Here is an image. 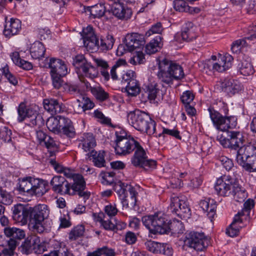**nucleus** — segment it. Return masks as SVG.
I'll return each instance as SVG.
<instances>
[{
    "mask_svg": "<svg viewBox=\"0 0 256 256\" xmlns=\"http://www.w3.org/2000/svg\"><path fill=\"white\" fill-rule=\"evenodd\" d=\"M128 123L138 130L147 134L149 136H160L161 133H158L156 122L144 112L136 110L130 112L127 116Z\"/></svg>",
    "mask_w": 256,
    "mask_h": 256,
    "instance_id": "f257e3e1",
    "label": "nucleus"
},
{
    "mask_svg": "<svg viewBox=\"0 0 256 256\" xmlns=\"http://www.w3.org/2000/svg\"><path fill=\"white\" fill-rule=\"evenodd\" d=\"M158 78L166 84L172 82L174 79H180L184 73L178 64L164 58L159 62Z\"/></svg>",
    "mask_w": 256,
    "mask_h": 256,
    "instance_id": "f03ea898",
    "label": "nucleus"
},
{
    "mask_svg": "<svg viewBox=\"0 0 256 256\" xmlns=\"http://www.w3.org/2000/svg\"><path fill=\"white\" fill-rule=\"evenodd\" d=\"M142 220L144 225L152 234H164L168 232V218L162 212L144 216Z\"/></svg>",
    "mask_w": 256,
    "mask_h": 256,
    "instance_id": "7ed1b4c3",
    "label": "nucleus"
},
{
    "mask_svg": "<svg viewBox=\"0 0 256 256\" xmlns=\"http://www.w3.org/2000/svg\"><path fill=\"white\" fill-rule=\"evenodd\" d=\"M116 139L115 140V152L116 154L126 156L130 154L139 146V142L133 137L128 135L126 132L122 129H118L115 132Z\"/></svg>",
    "mask_w": 256,
    "mask_h": 256,
    "instance_id": "20e7f679",
    "label": "nucleus"
},
{
    "mask_svg": "<svg viewBox=\"0 0 256 256\" xmlns=\"http://www.w3.org/2000/svg\"><path fill=\"white\" fill-rule=\"evenodd\" d=\"M30 208V219L28 227L29 230L34 233L42 234L46 228L44 226V222L49 214L48 206L46 204H38Z\"/></svg>",
    "mask_w": 256,
    "mask_h": 256,
    "instance_id": "39448f33",
    "label": "nucleus"
},
{
    "mask_svg": "<svg viewBox=\"0 0 256 256\" xmlns=\"http://www.w3.org/2000/svg\"><path fill=\"white\" fill-rule=\"evenodd\" d=\"M236 160L246 170L256 171V147L250 144L240 146L237 152Z\"/></svg>",
    "mask_w": 256,
    "mask_h": 256,
    "instance_id": "423d86ee",
    "label": "nucleus"
},
{
    "mask_svg": "<svg viewBox=\"0 0 256 256\" xmlns=\"http://www.w3.org/2000/svg\"><path fill=\"white\" fill-rule=\"evenodd\" d=\"M46 182L32 177H26L19 180L18 190L30 196H42L48 190Z\"/></svg>",
    "mask_w": 256,
    "mask_h": 256,
    "instance_id": "0eeeda50",
    "label": "nucleus"
},
{
    "mask_svg": "<svg viewBox=\"0 0 256 256\" xmlns=\"http://www.w3.org/2000/svg\"><path fill=\"white\" fill-rule=\"evenodd\" d=\"M38 111L39 107L36 104L26 106L24 102H21L18 108V120L22 122L27 118H32L30 124L40 126L39 123H42V120L40 116H38Z\"/></svg>",
    "mask_w": 256,
    "mask_h": 256,
    "instance_id": "6e6552de",
    "label": "nucleus"
},
{
    "mask_svg": "<svg viewBox=\"0 0 256 256\" xmlns=\"http://www.w3.org/2000/svg\"><path fill=\"white\" fill-rule=\"evenodd\" d=\"M211 120L216 128L221 131H227L236 125V119L234 116H224L213 108H209Z\"/></svg>",
    "mask_w": 256,
    "mask_h": 256,
    "instance_id": "1a4fd4ad",
    "label": "nucleus"
},
{
    "mask_svg": "<svg viewBox=\"0 0 256 256\" xmlns=\"http://www.w3.org/2000/svg\"><path fill=\"white\" fill-rule=\"evenodd\" d=\"M134 151V154L131 158L132 164L134 166L142 168L146 170L156 167V162L148 159L146 151L140 144L139 146H137Z\"/></svg>",
    "mask_w": 256,
    "mask_h": 256,
    "instance_id": "9d476101",
    "label": "nucleus"
},
{
    "mask_svg": "<svg viewBox=\"0 0 256 256\" xmlns=\"http://www.w3.org/2000/svg\"><path fill=\"white\" fill-rule=\"evenodd\" d=\"M209 240L202 232H192L187 234L184 244L198 251L203 250L209 244Z\"/></svg>",
    "mask_w": 256,
    "mask_h": 256,
    "instance_id": "9b49d317",
    "label": "nucleus"
},
{
    "mask_svg": "<svg viewBox=\"0 0 256 256\" xmlns=\"http://www.w3.org/2000/svg\"><path fill=\"white\" fill-rule=\"evenodd\" d=\"M227 134L228 138L222 134H218L217 136V140L224 148L237 150L243 144L244 137L240 132L230 131Z\"/></svg>",
    "mask_w": 256,
    "mask_h": 256,
    "instance_id": "f8f14e48",
    "label": "nucleus"
},
{
    "mask_svg": "<svg viewBox=\"0 0 256 256\" xmlns=\"http://www.w3.org/2000/svg\"><path fill=\"white\" fill-rule=\"evenodd\" d=\"M233 58L230 54L222 55L218 54L217 62L211 60L206 61L202 64L204 68L212 70L218 72H223L230 68L232 65Z\"/></svg>",
    "mask_w": 256,
    "mask_h": 256,
    "instance_id": "ddd939ff",
    "label": "nucleus"
},
{
    "mask_svg": "<svg viewBox=\"0 0 256 256\" xmlns=\"http://www.w3.org/2000/svg\"><path fill=\"white\" fill-rule=\"evenodd\" d=\"M236 182V180L230 176L224 175L217 180L215 190L219 196H228L231 195Z\"/></svg>",
    "mask_w": 256,
    "mask_h": 256,
    "instance_id": "4468645a",
    "label": "nucleus"
},
{
    "mask_svg": "<svg viewBox=\"0 0 256 256\" xmlns=\"http://www.w3.org/2000/svg\"><path fill=\"white\" fill-rule=\"evenodd\" d=\"M50 163L54 166L56 171L58 172H63L66 177L72 178L73 184H76V186H79V188H82L84 186V180L81 174H76L70 169L64 168L57 163L55 160H50Z\"/></svg>",
    "mask_w": 256,
    "mask_h": 256,
    "instance_id": "2eb2a0df",
    "label": "nucleus"
},
{
    "mask_svg": "<svg viewBox=\"0 0 256 256\" xmlns=\"http://www.w3.org/2000/svg\"><path fill=\"white\" fill-rule=\"evenodd\" d=\"M170 206L172 212L180 216L188 218L190 216V210L188 206L184 200L177 196L172 197Z\"/></svg>",
    "mask_w": 256,
    "mask_h": 256,
    "instance_id": "dca6fc26",
    "label": "nucleus"
},
{
    "mask_svg": "<svg viewBox=\"0 0 256 256\" xmlns=\"http://www.w3.org/2000/svg\"><path fill=\"white\" fill-rule=\"evenodd\" d=\"M145 44L144 36L138 33L127 34L125 38L126 50L132 52L140 49Z\"/></svg>",
    "mask_w": 256,
    "mask_h": 256,
    "instance_id": "f3484780",
    "label": "nucleus"
},
{
    "mask_svg": "<svg viewBox=\"0 0 256 256\" xmlns=\"http://www.w3.org/2000/svg\"><path fill=\"white\" fill-rule=\"evenodd\" d=\"M82 36L85 47L90 50H96V47L98 46V40L94 34L92 26H88L84 28Z\"/></svg>",
    "mask_w": 256,
    "mask_h": 256,
    "instance_id": "a211bd4d",
    "label": "nucleus"
},
{
    "mask_svg": "<svg viewBox=\"0 0 256 256\" xmlns=\"http://www.w3.org/2000/svg\"><path fill=\"white\" fill-rule=\"evenodd\" d=\"M82 36L85 47L90 50H96V47L98 46V40L94 34L92 26H88L84 28Z\"/></svg>",
    "mask_w": 256,
    "mask_h": 256,
    "instance_id": "6ab92c4d",
    "label": "nucleus"
},
{
    "mask_svg": "<svg viewBox=\"0 0 256 256\" xmlns=\"http://www.w3.org/2000/svg\"><path fill=\"white\" fill-rule=\"evenodd\" d=\"M30 208H25L23 204H18L14 206L13 208V219L21 225L27 224L28 218L30 219Z\"/></svg>",
    "mask_w": 256,
    "mask_h": 256,
    "instance_id": "aec40b11",
    "label": "nucleus"
},
{
    "mask_svg": "<svg viewBox=\"0 0 256 256\" xmlns=\"http://www.w3.org/2000/svg\"><path fill=\"white\" fill-rule=\"evenodd\" d=\"M112 12L113 15L120 20H127L130 18L132 15V10L124 6L122 2L118 0H115L112 7Z\"/></svg>",
    "mask_w": 256,
    "mask_h": 256,
    "instance_id": "412c9836",
    "label": "nucleus"
},
{
    "mask_svg": "<svg viewBox=\"0 0 256 256\" xmlns=\"http://www.w3.org/2000/svg\"><path fill=\"white\" fill-rule=\"evenodd\" d=\"M48 67L50 69V74L65 76L68 73L66 65L60 59L51 58L48 63Z\"/></svg>",
    "mask_w": 256,
    "mask_h": 256,
    "instance_id": "4be33fe9",
    "label": "nucleus"
},
{
    "mask_svg": "<svg viewBox=\"0 0 256 256\" xmlns=\"http://www.w3.org/2000/svg\"><path fill=\"white\" fill-rule=\"evenodd\" d=\"M222 88L224 92L234 95L242 89V86L238 80L226 78L222 82Z\"/></svg>",
    "mask_w": 256,
    "mask_h": 256,
    "instance_id": "5701e85b",
    "label": "nucleus"
},
{
    "mask_svg": "<svg viewBox=\"0 0 256 256\" xmlns=\"http://www.w3.org/2000/svg\"><path fill=\"white\" fill-rule=\"evenodd\" d=\"M21 28V22L18 19L11 18L6 21L4 30V35L8 38L16 34Z\"/></svg>",
    "mask_w": 256,
    "mask_h": 256,
    "instance_id": "b1692460",
    "label": "nucleus"
},
{
    "mask_svg": "<svg viewBox=\"0 0 256 256\" xmlns=\"http://www.w3.org/2000/svg\"><path fill=\"white\" fill-rule=\"evenodd\" d=\"M80 146L86 152L94 150L93 148L96 146V142L94 136L92 133H85L81 137Z\"/></svg>",
    "mask_w": 256,
    "mask_h": 256,
    "instance_id": "393cba45",
    "label": "nucleus"
},
{
    "mask_svg": "<svg viewBox=\"0 0 256 256\" xmlns=\"http://www.w3.org/2000/svg\"><path fill=\"white\" fill-rule=\"evenodd\" d=\"M43 104L44 108L52 115L60 114L64 110L62 104L54 99H45Z\"/></svg>",
    "mask_w": 256,
    "mask_h": 256,
    "instance_id": "a878e982",
    "label": "nucleus"
},
{
    "mask_svg": "<svg viewBox=\"0 0 256 256\" xmlns=\"http://www.w3.org/2000/svg\"><path fill=\"white\" fill-rule=\"evenodd\" d=\"M36 137L40 145L45 146L47 148H57V142L49 136L42 130H36Z\"/></svg>",
    "mask_w": 256,
    "mask_h": 256,
    "instance_id": "bb28decb",
    "label": "nucleus"
},
{
    "mask_svg": "<svg viewBox=\"0 0 256 256\" xmlns=\"http://www.w3.org/2000/svg\"><path fill=\"white\" fill-rule=\"evenodd\" d=\"M66 118L61 116L50 117L46 123L48 128L54 133H58L60 132L62 126L64 124Z\"/></svg>",
    "mask_w": 256,
    "mask_h": 256,
    "instance_id": "cd10ccee",
    "label": "nucleus"
},
{
    "mask_svg": "<svg viewBox=\"0 0 256 256\" xmlns=\"http://www.w3.org/2000/svg\"><path fill=\"white\" fill-rule=\"evenodd\" d=\"M137 193L133 187L129 186L126 194H124L120 200L124 207L126 208L134 206L136 204V195Z\"/></svg>",
    "mask_w": 256,
    "mask_h": 256,
    "instance_id": "c85d7f7f",
    "label": "nucleus"
},
{
    "mask_svg": "<svg viewBox=\"0 0 256 256\" xmlns=\"http://www.w3.org/2000/svg\"><path fill=\"white\" fill-rule=\"evenodd\" d=\"M200 207L204 212H207V215L212 221L216 214V204L214 200L207 199L202 200L199 204Z\"/></svg>",
    "mask_w": 256,
    "mask_h": 256,
    "instance_id": "c756f323",
    "label": "nucleus"
},
{
    "mask_svg": "<svg viewBox=\"0 0 256 256\" xmlns=\"http://www.w3.org/2000/svg\"><path fill=\"white\" fill-rule=\"evenodd\" d=\"M88 156L94 166L100 168L106 166V162L104 158L105 152L104 151L92 150L88 154Z\"/></svg>",
    "mask_w": 256,
    "mask_h": 256,
    "instance_id": "7c9ffc66",
    "label": "nucleus"
},
{
    "mask_svg": "<svg viewBox=\"0 0 256 256\" xmlns=\"http://www.w3.org/2000/svg\"><path fill=\"white\" fill-rule=\"evenodd\" d=\"M92 216L96 220L101 223L102 226L105 230H114L115 229H118L117 222L115 220L112 222V218L110 220L106 218L103 214H100L96 216V214L94 213Z\"/></svg>",
    "mask_w": 256,
    "mask_h": 256,
    "instance_id": "2f4dec72",
    "label": "nucleus"
},
{
    "mask_svg": "<svg viewBox=\"0 0 256 256\" xmlns=\"http://www.w3.org/2000/svg\"><path fill=\"white\" fill-rule=\"evenodd\" d=\"M240 73L245 76H250L254 73V69L249 58H243L238 64Z\"/></svg>",
    "mask_w": 256,
    "mask_h": 256,
    "instance_id": "473e14b6",
    "label": "nucleus"
},
{
    "mask_svg": "<svg viewBox=\"0 0 256 256\" xmlns=\"http://www.w3.org/2000/svg\"><path fill=\"white\" fill-rule=\"evenodd\" d=\"M46 49L43 44L38 41L33 43L30 48V52L32 57L34 59H40L44 57Z\"/></svg>",
    "mask_w": 256,
    "mask_h": 256,
    "instance_id": "72a5a7b5",
    "label": "nucleus"
},
{
    "mask_svg": "<svg viewBox=\"0 0 256 256\" xmlns=\"http://www.w3.org/2000/svg\"><path fill=\"white\" fill-rule=\"evenodd\" d=\"M232 196L237 202H242L247 197V193L244 188H242L236 180L232 191Z\"/></svg>",
    "mask_w": 256,
    "mask_h": 256,
    "instance_id": "f704fd0d",
    "label": "nucleus"
},
{
    "mask_svg": "<svg viewBox=\"0 0 256 256\" xmlns=\"http://www.w3.org/2000/svg\"><path fill=\"white\" fill-rule=\"evenodd\" d=\"M93 60L96 66L100 68L102 75L105 80H108L110 74L108 72L109 66L108 62L100 58H94Z\"/></svg>",
    "mask_w": 256,
    "mask_h": 256,
    "instance_id": "c9c22d12",
    "label": "nucleus"
},
{
    "mask_svg": "<svg viewBox=\"0 0 256 256\" xmlns=\"http://www.w3.org/2000/svg\"><path fill=\"white\" fill-rule=\"evenodd\" d=\"M76 184H70L66 180L62 184V186L58 190L56 193L62 195L69 194L74 195L76 194V190H80L79 186H76Z\"/></svg>",
    "mask_w": 256,
    "mask_h": 256,
    "instance_id": "e433bc0d",
    "label": "nucleus"
},
{
    "mask_svg": "<svg viewBox=\"0 0 256 256\" xmlns=\"http://www.w3.org/2000/svg\"><path fill=\"white\" fill-rule=\"evenodd\" d=\"M4 232L6 236L12 237L18 240H22L26 236L24 230L14 227H6L4 228Z\"/></svg>",
    "mask_w": 256,
    "mask_h": 256,
    "instance_id": "4c0bfd02",
    "label": "nucleus"
},
{
    "mask_svg": "<svg viewBox=\"0 0 256 256\" xmlns=\"http://www.w3.org/2000/svg\"><path fill=\"white\" fill-rule=\"evenodd\" d=\"M78 72L81 73L82 76L90 79H94L97 77L98 74L97 68L88 62L82 67Z\"/></svg>",
    "mask_w": 256,
    "mask_h": 256,
    "instance_id": "58836bf2",
    "label": "nucleus"
},
{
    "mask_svg": "<svg viewBox=\"0 0 256 256\" xmlns=\"http://www.w3.org/2000/svg\"><path fill=\"white\" fill-rule=\"evenodd\" d=\"M114 43V39L112 36L108 34L105 37H102L100 39V44L98 42V46L96 47V50L100 48L102 50H108L112 48Z\"/></svg>",
    "mask_w": 256,
    "mask_h": 256,
    "instance_id": "ea45409f",
    "label": "nucleus"
},
{
    "mask_svg": "<svg viewBox=\"0 0 256 256\" xmlns=\"http://www.w3.org/2000/svg\"><path fill=\"white\" fill-rule=\"evenodd\" d=\"M162 38L158 36L156 39L152 40L145 48V51L148 54H153L160 48L162 46L161 44Z\"/></svg>",
    "mask_w": 256,
    "mask_h": 256,
    "instance_id": "a19ab883",
    "label": "nucleus"
},
{
    "mask_svg": "<svg viewBox=\"0 0 256 256\" xmlns=\"http://www.w3.org/2000/svg\"><path fill=\"white\" fill-rule=\"evenodd\" d=\"M87 256H116V253L114 250L104 246L93 252H88Z\"/></svg>",
    "mask_w": 256,
    "mask_h": 256,
    "instance_id": "79ce46f5",
    "label": "nucleus"
},
{
    "mask_svg": "<svg viewBox=\"0 0 256 256\" xmlns=\"http://www.w3.org/2000/svg\"><path fill=\"white\" fill-rule=\"evenodd\" d=\"M256 38V33L252 34L250 36L246 38L245 39L238 40L234 41L231 46V50L233 52H237L242 47L246 46V40H254Z\"/></svg>",
    "mask_w": 256,
    "mask_h": 256,
    "instance_id": "37998d69",
    "label": "nucleus"
},
{
    "mask_svg": "<svg viewBox=\"0 0 256 256\" xmlns=\"http://www.w3.org/2000/svg\"><path fill=\"white\" fill-rule=\"evenodd\" d=\"M87 10L94 18H100L104 15L106 8L104 4H98L90 8H88Z\"/></svg>",
    "mask_w": 256,
    "mask_h": 256,
    "instance_id": "c03bdc74",
    "label": "nucleus"
},
{
    "mask_svg": "<svg viewBox=\"0 0 256 256\" xmlns=\"http://www.w3.org/2000/svg\"><path fill=\"white\" fill-rule=\"evenodd\" d=\"M128 94L132 96H136L139 94L140 88L136 80H132L128 82L126 87Z\"/></svg>",
    "mask_w": 256,
    "mask_h": 256,
    "instance_id": "a18cd8bd",
    "label": "nucleus"
},
{
    "mask_svg": "<svg viewBox=\"0 0 256 256\" xmlns=\"http://www.w3.org/2000/svg\"><path fill=\"white\" fill-rule=\"evenodd\" d=\"M64 124L62 126V130L64 134L69 138H73L75 136V131L72 122L68 118H66Z\"/></svg>",
    "mask_w": 256,
    "mask_h": 256,
    "instance_id": "49530a36",
    "label": "nucleus"
},
{
    "mask_svg": "<svg viewBox=\"0 0 256 256\" xmlns=\"http://www.w3.org/2000/svg\"><path fill=\"white\" fill-rule=\"evenodd\" d=\"M91 92L95 98L100 101H104L109 97L108 94L100 86L91 88Z\"/></svg>",
    "mask_w": 256,
    "mask_h": 256,
    "instance_id": "de8ad7c7",
    "label": "nucleus"
},
{
    "mask_svg": "<svg viewBox=\"0 0 256 256\" xmlns=\"http://www.w3.org/2000/svg\"><path fill=\"white\" fill-rule=\"evenodd\" d=\"M16 246L17 242L13 238H10L8 240V243L6 247L2 250V256H14Z\"/></svg>",
    "mask_w": 256,
    "mask_h": 256,
    "instance_id": "09e8293b",
    "label": "nucleus"
},
{
    "mask_svg": "<svg viewBox=\"0 0 256 256\" xmlns=\"http://www.w3.org/2000/svg\"><path fill=\"white\" fill-rule=\"evenodd\" d=\"M84 228L82 225H78L74 227L69 233V239L71 241L76 240L83 236L84 232Z\"/></svg>",
    "mask_w": 256,
    "mask_h": 256,
    "instance_id": "8fccbe9b",
    "label": "nucleus"
},
{
    "mask_svg": "<svg viewBox=\"0 0 256 256\" xmlns=\"http://www.w3.org/2000/svg\"><path fill=\"white\" fill-rule=\"evenodd\" d=\"M30 242L32 243V246L34 248V250L39 253L44 252L45 248L44 245L40 243V238L36 236L32 235L28 237Z\"/></svg>",
    "mask_w": 256,
    "mask_h": 256,
    "instance_id": "3c124183",
    "label": "nucleus"
},
{
    "mask_svg": "<svg viewBox=\"0 0 256 256\" xmlns=\"http://www.w3.org/2000/svg\"><path fill=\"white\" fill-rule=\"evenodd\" d=\"M102 178V182L104 184H112L115 180V173L114 172H104L100 174Z\"/></svg>",
    "mask_w": 256,
    "mask_h": 256,
    "instance_id": "603ef678",
    "label": "nucleus"
},
{
    "mask_svg": "<svg viewBox=\"0 0 256 256\" xmlns=\"http://www.w3.org/2000/svg\"><path fill=\"white\" fill-rule=\"evenodd\" d=\"M12 202V196L8 192L0 189V202L5 205H10Z\"/></svg>",
    "mask_w": 256,
    "mask_h": 256,
    "instance_id": "864d4df0",
    "label": "nucleus"
},
{
    "mask_svg": "<svg viewBox=\"0 0 256 256\" xmlns=\"http://www.w3.org/2000/svg\"><path fill=\"white\" fill-rule=\"evenodd\" d=\"M168 232L172 230L173 232L181 233L182 232L184 226L182 222L178 220H174L170 222L168 220Z\"/></svg>",
    "mask_w": 256,
    "mask_h": 256,
    "instance_id": "5fc2aeb1",
    "label": "nucleus"
},
{
    "mask_svg": "<svg viewBox=\"0 0 256 256\" xmlns=\"http://www.w3.org/2000/svg\"><path fill=\"white\" fill-rule=\"evenodd\" d=\"M65 180L64 178L62 176H54L50 181L52 190L56 192Z\"/></svg>",
    "mask_w": 256,
    "mask_h": 256,
    "instance_id": "6e6d98bb",
    "label": "nucleus"
},
{
    "mask_svg": "<svg viewBox=\"0 0 256 256\" xmlns=\"http://www.w3.org/2000/svg\"><path fill=\"white\" fill-rule=\"evenodd\" d=\"M65 180L64 178L62 176H54L50 181L52 190L56 192Z\"/></svg>",
    "mask_w": 256,
    "mask_h": 256,
    "instance_id": "4d7b16f0",
    "label": "nucleus"
},
{
    "mask_svg": "<svg viewBox=\"0 0 256 256\" xmlns=\"http://www.w3.org/2000/svg\"><path fill=\"white\" fill-rule=\"evenodd\" d=\"M65 180L64 178L62 176H54L50 181L52 190L56 192Z\"/></svg>",
    "mask_w": 256,
    "mask_h": 256,
    "instance_id": "13d9d810",
    "label": "nucleus"
},
{
    "mask_svg": "<svg viewBox=\"0 0 256 256\" xmlns=\"http://www.w3.org/2000/svg\"><path fill=\"white\" fill-rule=\"evenodd\" d=\"M148 98L150 100H154L159 94L160 91L156 84H150L148 86Z\"/></svg>",
    "mask_w": 256,
    "mask_h": 256,
    "instance_id": "bf43d9fd",
    "label": "nucleus"
},
{
    "mask_svg": "<svg viewBox=\"0 0 256 256\" xmlns=\"http://www.w3.org/2000/svg\"><path fill=\"white\" fill-rule=\"evenodd\" d=\"M88 62L82 54L77 55L75 56L73 60L74 66L78 70Z\"/></svg>",
    "mask_w": 256,
    "mask_h": 256,
    "instance_id": "052dcab7",
    "label": "nucleus"
},
{
    "mask_svg": "<svg viewBox=\"0 0 256 256\" xmlns=\"http://www.w3.org/2000/svg\"><path fill=\"white\" fill-rule=\"evenodd\" d=\"M126 64V60L122 59L118 60L116 63L112 67L110 70V74L113 80H116L118 76L116 74V69L120 66L124 65Z\"/></svg>",
    "mask_w": 256,
    "mask_h": 256,
    "instance_id": "680f3d73",
    "label": "nucleus"
},
{
    "mask_svg": "<svg viewBox=\"0 0 256 256\" xmlns=\"http://www.w3.org/2000/svg\"><path fill=\"white\" fill-rule=\"evenodd\" d=\"M21 252L24 254H29L32 252L34 250V248L32 246V243L27 238L24 241L22 244L20 246Z\"/></svg>",
    "mask_w": 256,
    "mask_h": 256,
    "instance_id": "e2e57ef3",
    "label": "nucleus"
},
{
    "mask_svg": "<svg viewBox=\"0 0 256 256\" xmlns=\"http://www.w3.org/2000/svg\"><path fill=\"white\" fill-rule=\"evenodd\" d=\"M94 116L100 122L104 124H108L110 123V119L106 117L102 112L98 110H96L94 111Z\"/></svg>",
    "mask_w": 256,
    "mask_h": 256,
    "instance_id": "0e129e2a",
    "label": "nucleus"
},
{
    "mask_svg": "<svg viewBox=\"0 0 256 256\" xmlns=\"http://www.w3.org/2000/svg\"><path fill=\"white\" fill-rule=\"evenodd\" d=\"M174 8L176 11L180 12H188L189 6L183 0H176L174 2Z\"/></svg>",
    "mask_w": 256,
    "mask_h": 256,
    "instance_id": "69168bd1",
    "label": "nucleus"
},
{
    "mask_svg": "<svg viewBox=\"0 0 256 256\" xmlns=\"http://www.w3.org/2000/svg\"><path fill=\"white\" fill-rule=\"evenodd\" d=\"M218 160L221 164L227 170H230L234 166V164L232 160L226 156H220L218 158Z\"/></svg>",
    "mask_w": 256,
    "mask_h": 256,
    "instance_id": "338daca9",
    "label": "nucleus"
},
{
    "mask_svg": "<svg viewBox=\"0 0 256 256\" xmlns=\"http://www.w3.org/2000/svg\"><path fill=\"white\" fill-rule=\"evenodd\" d=\"M163 30V28L160 22H157L152 25L151 28L146 32V35L150 36L152 34H161Z\"/></svg>",
    "mask_w": 256,
    "mask_h": 256,
    "instance_id": "774afa93",
    "label": "nucleus"
}]
</instances>
